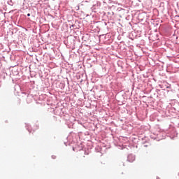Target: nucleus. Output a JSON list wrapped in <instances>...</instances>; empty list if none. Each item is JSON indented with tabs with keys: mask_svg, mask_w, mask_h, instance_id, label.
I'll return each instance as SVG.
<instances>
[{
	"mask_svg": "<svg viewBox=\"0 0 179 179\" xmlns=\"http://www.w3.org/2000/svg\"><path fill=\"white\" fill-rule=\"evenodd\" d=\"M27 16H30V13H28V14H27Z\"/></svg>",
	"mask_w": 179,
	"mask_h": 179,
	"instance_id": "f03ea898",
	"label": "nucleus"
},
{
	"mask_svg": "<svg viewBox=\"0 0 179 179\" xmlns=\"http://www.w3.org/2000/svg\"><path fill=\"white\" fill-rule=\"evenodd\" d=\"M157 179H159V178H157Z\"/></svg>",
	"mask_w": 179,
	"mask_h": 179,
	"instance_id": "20e7f679",
	"label": "nucleus"
},
{
	"mask_svg": "<svg viewBox=\"0 0 179 179\" xmlns=\"http://www.w3.org/2000/svg\"><path fill=\"white\" fill-rule=\"evenodd\" d=\"M178 176H179V173H178Z\"/></svg>",
	"mask_w": 179,
	"mask_h": 179,
	"instance_id": "7ed1b4c3",
	"label": "nucleus"
},
{
	"mask_svg": "<svg viewBox=\"0 0 179 179\" xmlns=\"http://www.w3.org/2000/svg\"><path fill=\"white\" fill-rule=\"evenodd\" d=\"M52 159H56V156L55 155H53V156H52Z\"/></svg>",
	"mask_w": 179,
	"mask_h": 179,
	"instance_id": "f257e3e1",
	"label": "nucleus"
}]
</instances>
